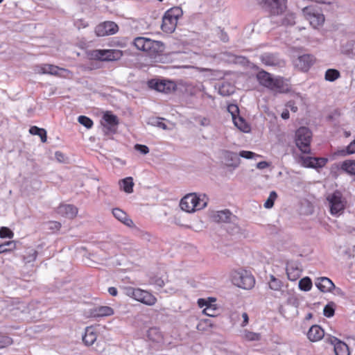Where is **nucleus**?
Segmentation results:
<instances>
[{"label": "nucleus", "instance_id": "1", "mask_svg": "<svg viewBox=\"0 0 355 355\" xmlns=\"http://www.w3.org/2000/svg\"><path fill=\"white\" fill-rule=\"evenodd\" d=\"M256 77L260 85L275 94H286L291 90L288 80L281 76H273L271 73L261 70Z\"/></svg>", "mask_w": 355, "mask_h": 355}, {"label": "nucleus", "instance_id": "2", "mask_svg": "<svg viewBox=\"0 0 355 355\" xmlns=\"http://www.w3.org/2000/svg\"><path fill=\"white\" fill-rule=\"evenodd\" d=\"M134 45L138 50L147 53L153 58H156L157 55H161L164 49L162 42L143 37L135 38Z\"/></svg>", "mask_w": 355, "mask_h": 355}, {"label": "nucleus", "instance_id": "3", "mask_svg": "<svg viewBox=\"0 0 355 355\" xmlns=\"http://www.w3.org/2000/svg\"><path fill=\"white\" fill-rule=\"evenodd\" d=\"M207 202L208 198L205 194L189 193L181 200L180 206L183 211L191 213L205 208Z\"/></svg>", "mask_w": 355, "mask_h": 355}, {"label": "nucleus", "instance_id": "4", "mask_svg": "<svg viewBox=\"0 0 355 355\" xmlns=\"http://www.w3.org/2000/svg\"><path fill=\"white\" fill-rule=\"evenodd\" d=\"M182 14V10L178 6L168 10L162 17V30L166 33L174 32Z\"/></svg>", "mask_w": 355, "mask_h": 355}, {"label": "nucleus", "instance_id": "5", "mask_svg": "<svg viewBox=\"0 0 355 355\" xmlns=\"http://www.w3.org/2000/svg\"><path fill=\"white\" fill-rule=\"evenodd\" d=\"M327 201L331 215L339 216L343 214L347 200L340 191H336L328 194Z\"/></svg>", "mask_w": 355, "mask_h": 355}, {"label": "nucleus", "instance_id": "6", "mask_svg": "<svg viewBox=\"0 0 355 355\" xmlns=\"http://www.w3.org/2000/svg\"><path fill=\"white\" fill-rule=\"evenodd\" d=\"M123 290L127 296L147 306H153L157 302V298L146 290L131 286L125 287Z\"/></svg>", "mask_w": 355, "mask_h": 355}, {"label": "nucleus", "instance_id": "7", "mask_svg": "<svg viewBox=\"0 0 355 355\" xmlns=\"http://www.w3.org/2000/svg\"><path fill=\"white\" fill-rule=\"evenodd\" d=\"M311 138L312 133L308 128L301 127L295 132V144L303 153H310Z\"/></svg>", "mask_w": 355, "mask_h": 355}, {"label": "nucleus", "instance_id": "8", "mask_svg": "<svg viewBox=\"0 0 355 355\" xmlns=\"http://www.w3.org/2000/svg\"><path fill=\"white\" fill-rule=\"evenodd\" d=\"M232 283L243 289L252 288L255 283L254 277L245 270H235L231 275Z\"/></svg>", "mask_w": 355, "mask_h": 355}, {"label": "nucleus", "instance_id": "9", "mask_svg": "<svg viewBox=\"0 0 355 355\" xmlns=\"http://www.w3.org/2000/svg\"><path fill=\"white\" fill-rule=\"evenodd\" d=\"M302 12L313 28H316L323 25L325 20L324 15L313 6L304 8Z\"/></svg>", "mask_w": 355, "mask_h": 355}, {"label": "nucleus", "instance_id": "10", "mask_svg": "<svg viewBox=\"0 0 355 355\" xmlns=\"http://www.w3.org/2000/svg\"><path fill=\"white\" fill-rule=\"evenodd\" d=\"M90 55L95 60L101 61H114L119 60L123 53L118 49H96L90 53Z\"/></svg>", "mask_w": 355, "mask_h": 355}, {"label": "nucleus", "instance_id": "11", "mask_svg": "<svg viewBox=\"0 0 355 355\" xmlns=\"http://www.w3.org/2000/svg\"><path fill=\"white\" fill-rule=\"evenodd\" d=\"M263 8L272 16L282 15L286 9V0H262Z\"/></svg>", "mask_w": 355, "mask_h": 355}, {"label": "nucleus", "instance_id": "12", "mask_svg": "<svg viewBox=\"0 0 355 355\" xmlns=\"http://www.w3.org/2000/svg\"><path fill=\"white\" fill-rule=\"evenodd\" d=\"M150 88L164 94H171L175 92L177 85L175 82L169 80H151L148 82Z\"/></svg>", "mask_w": 355, "mask_h": 355}, {"label": "nucleus", "instance_id": "13", "mask_svg": "<svg viewBox=\"0 0 355 355\" xmlns=\"http://www.w3.org/2000/svg\"><path fill=\"white\" fill-rule=\"evenodd\" d=\"M213 221L216 223H226L236 224L237 218L228 209L213 211L210 215Z\"/></svg>", "mask_w": 355, "mask_h": 355}, {"label": "nucleus", "instance_id": "14", "mask_svg": "<svg viewBox=\"0 0 355 355\" xmlns=\"http://www.w3.org/2000/svg\"><path fill=\"white\" fill-rule=\"evenodd\" d=\"M298 163L308 168H322L327 162V159L322 157H313L309 156H300L298 158Z\"/></svg>", "mask_w": 355, "mask_h": 355}, {"label": "nucleus", "instance_id": "15", "mask_svg": "<svg viewBox=\"0 0 355 355\" xmlns=\"http://www.w3.org/2000/svg\"><path fill=\"white\" fill-rule=\"evenodd\" d=\"M119 30L118 26L113 21H105L95 28L96 35L98 37L115 34Z\"/></svg>", "mask_w": 355, "mask_h": 355}, {"label": "nucleus", "instance_id": "16", "mask_svg": "<svg viewBox=\"0 0 355 355\" xmlns=\"http://www.w3.org/2000/svg\"><path fill=\"white\" fill-rule=\"evenodd\" d=\"M34 71L35 73L38 74H51L54 76H60L61 74L60 71L69 72V71L65 69L48 64H42L35 66Z\"/></svg>", "mask_w": 355, "mask_h": 355}, {"label": "nucleus", "instance_id": "17", "mask_svg": "<svg viewBox=\"0 0 355 355\" xmlns=\"http://www.w3.org/2000/svg\"><path fill=\"white\" fill-rule=\"evenodd\" d=\"M328 343L334 345L336 355H350L348 346L334 336L327 338Z\"/></svg>", "mask_w": 355, "mask_h": 355}, {"label": "nucleus", "instance_id": "18", "mask_svg": "<svg viewBox=\"0 0 355 355\" xmlns=\"http://www.w3.org/2000/svg\"><path fill=\"white\" fill-rule=\"evenodd\" d=\"M314 59L311 55L304 54L297 58L295 62V66L302 71H306L313 64Z\"/></svg>", "mask_w": 355, "mask_h": 355}, {"label": "nucleus", "instance_id": "19", "mask_svg": "<svg viewBox=\"0 0 355 355\" xmlns=\"http://www.w3.org/2000/svg\"><path fill=\"white\" fill-rule=\"evenodd\" d=\"M198 304L200 308L205 307L202 311L204 314L209 317H215L217 315L218 309L216 304H213L211 302H208L202 298L198 300Z\"/></svg>", "mask_w": 355, "mask_h": 355}, {"label": "nucleus", "instance_id": "20", "mask_svg": "<svg viewBox=\"0 0 355 355\" xmlns=\"http://www.w3.org/2000/svg\"><path fill=\"white\" fill-rule=\"evenodd\" d=\"M315 284L316 287L323 293L331 292L333 288H335V285L333 282L325 277L317 278Z\"/></svg>", "mask_w": 355, "mask_h": 355}, {"label": "nucleus", "instance_id": "21", "mask_svg": "<svg viewBox=\"0 0 355 355\" xmlns=\"http://www.w3.org/2000/svg\"><path fill=\"white\" fill-rule=\"evenodd\" d=\"M57 213L68 218H73L78 214V209L72 205H60L57 208Z\"/></svg>", "mask_w": 355, "mask_h": 355}, {"label": "nucleus", "instance_id": "22", "mask_svg": "<svg viewBox=\"0 0 355 355\" xmlns=\"http://www.w3.org/2000/svg\"><path fill=\"white\" fill-rule=\"evenodd\" d=\"M286 274L290 281L297 280L301 275L302 270L295 262H288L286 264Z\"/></svg>", "mask_w": 355, "mask_h": 355}, {"label": "nucleus", "instance_id": "23", "mask_svg": "<svg viewBox=\"0 0 355 355\" xmlns=\"http://www.w3.org/2000/svg\"><path fill=\"white\" fill-rule=\"evenodd\" d=\"M324 336V330L319 325H313L307 332V338L311 342H317Z\"/></svg>", "mask_w": 355, "mask_h": 355}, {"label": "nucleus", "instance_id": "24", "mask_svg": "<svg viewBox=\"0 0 355 355\" xmlns=\"http://www.w3.org/2000/svg\"><path fill=\"white\" fill-rule=\"evenodd\" d=\"M224 158L227 166L236 168L241 164L239 156L236 153L226 150L224 152Z\"/></svg>", "mask_w": 355, "mask_h": 355}, {"label": "nucleus", "instance_id": "25", "mask_svg": "<svg viewBox=\"0 0 355 355\" xmlns=\"http://www.w3.org/2000/svg\"><path fill=\"white\" fill-rule=\"evenodd\" d=\"M261 62L266 66L275 67L281 64L280 60L277 56L272 53H266L260 57Z\"/></svg>", "mask_w": 355, "mask_h": 355}, {"label": "nucleus", "instance_id": "26", "mask_svg": "<svg viewBox=\"0 0 355 355\" xmlns=\"http://www.w3.org/2000/svg\"><path fill=\"white\" fill-rule=\"evenodd\" d=\"M114 309L107 306H100L93 309L92 314L95 318H103L112 315Z\"/></svg>", "mask_w": 355, "mask_h": 355}, {"label": "nucleus", "instance_id": "27", "mask_svg": "<svg viewBox=\"0 0 355 355\" xmlns=\"http://www.w3.org/2000/svg\"><path fill=\"white\" fill-rule=\"evenodd\" d=\"M97 335L94 327H87L85 329V335L83 336V343L87 345H92L96 340Z\"/></svg>", "mask_w": 355, "mask_h": 355}, {"label": "nucleus", "instance_id": "28", "mask_svg": "<svg viewBox=\"0 0 355 355\" xmlns=\"http://www.w3.org/2000/svg\"><path fill=\"white\" fill-rule=\"evenodd\" d=\"M112 214L117 220L123 223L124 225L128 227H132L133 225L132 220L128 218L126 213L123 210L119 208H115L112 209Z\"/></svg>", "mask_w": 355, "mask_h": 355}, {"label": "nucleus", "instance_id": "29", "mask_svg": "<svg viewBox=\"0 0 355 355\" xmlns=\"http://www.w3.org/2000/svg\"><path fill=\"white\" fill-rule=\"evenodd\" d=\"M103 119L105 123L104 126H107V128L110 131H112L113 128H114L118 125L119 121L117 116L114 114H112L111 112H105L103 114Z\"/></svg>", "mask_w": 355, "mask_h": 355}, {"label": "nucleus", "instance_id": "30", "mask_svg": "<svg viewBox=\"0 0 355 355\" xmlns=\"http://www.w3.org/2000/svg\"><path fill=\"white\" fill-rule=\"evenodd\" d=\"M119 186L121 189L127 193H131L133 191L134 182L131 177L125 178L119 181Z\"/></svg>", "mask_w": 355, "mask_h": 355}, {"label": "nucleus", "instance_id": "31", "mask_svg": "<svg viewBox=\"0 0 355 355\" xmlns=\"http://www.w3.org/2000/svg\"><path fill=\"white\" fill-rule=\"evenodd\" d=\"M234 92V85L227 82L223 83L218 88V93L220 95L223 96H230Z\"/></svg>", "mask_w": 355, "mask_h": 355}, {"label": "nucleus", "instance_id": "32", "mask_svg": "<svg viewBox=\"0 0 355 355\" xmlns=\"http://www.w3.org/2000/svg\"><path fill=\"white\" fill-rule=\"evenodd\" d=\"M232 120L235 126L242 132H249L250 131V126L242 117H234Z\"/></svg>", "mask_w": 355, "mask_h": 355}, {"label": "nucleus", "instance_id": "33", "mask_svg": "<svg viewBox=\"0 0 355 355\" xmlns=\"http://www.w3.org/2000/svg\"><path fill=\"white\" fill-rule=\"evenodd\" d=\"M340 169L347 173L355 175V160H345L340 164Z\"/></svg>", "mask_w": 355, "mask_h": 355}, {"label": "nucleus", "instance_id": "34", "mask_svg": "<svg viewBox=\"0 0 355 355\" xmlns=\"http://www.w3.org/2000/svg\"><path fill=\"white\" fill-rule=\"evenodd\" d=\"M355 153V139L353 140L346 148L338 150L335 154L338 156H347Z\"/></svg>", "mask_w": 355, "mask_h": 355}, {"label": "nucleus", "instance_id": "35", "mask_svg": "<svg viewBox=\"0 0 355 355\" xmlns=\"http://www.w3.org/2000/svg\"><path fill=\"white\" fill-rule=\"evenodd\" d=\"M341 51L344 54L355 56V40L347 42L341 46Z\"/></svg>", "mask_w": 355, "mask_h": 355}, {"label": "nucleus", "instance_id": "36", "mask_svg": "<svg viewBox=\"0 0 355 355\" xmlns=\"http://www.w3.org/2000/svg\"><path fill=\"white\" fill-rule=\"evenodd\" d=\"M29 132L33 135H38L42 142L44 143L46 141V131L44 129L37 126H32L29 130Z\"/></svg>", "mask_w": 355, "mask_h": 355}, {"label": "nucleus", "instance_id": "37", "mask_svg": "<svg viewBox=\"0 0 355 355\" xmlns=\"http://www.w3.org/2000/svg\"><path fill=\"white\" fill-rule=\"evenodd\" d=\"M37 256V252L33 248H27L24 254V261L25 263H31L35 261Z\"/></svg>", "mask_w": 355, "mask_h": 355}, {"label": "nucleus", "instance_id": "38", "mask_svg": "<svg viewBox=\"0 0 355 355\" xmlns=\"http://www.w3.org/2000/svg\"><path fill=\"white\" fill-rule=\"evenodd\" d=\"M270 278L269 288L273 291H280L283 287L282 282L273 275H270Z\"/></svg>", "mask_w": 355, "mask_h": 355}, {"label": "nucleus", "instance_id": "39", "mask_svg": "<svg viewBox=\"0 0 355 355\" xmlns=\"http://www.w3.org/2000/svg\"><path fill=\"white\" fill-rule=\"evenodd\" d=\"M312 285V281L309 277H305L299 282V288L304 291H309Z\"/></svg>", "mask_w": 355, "mask_h": 355}, {"label": "nucleus", "instance_id": "40", "mask_svg": "<svg viewBox=\"0 0 355 355\" xmlns=\"http://www.w3.org/2000/svg\"><path fill=\"white\" fill-rule=\"evenodd\" d=\"M340 77V72L334 69H329L326 71L325 80L333 82Z\"/></svg>", "mask_w": 355, "mask_h": 355}, {"label": "nucleus", "instance_id": "41", "mask_svg": "<svg viewBox=\"0 0 355 355\" xmlns=\"http://www.w3.org/2000/svg\"><path fill=\"white\" fill-rule=\"evenodd\" d=\"M277 193L276 191H272L270 194H269V196L268 198H267V200H266V202H264V207L266 209H270L273 207L274 205V203H275V201L277 200Z\"/></svg>", "mask_w": 355, "mask_h": 355}, {"label": "nucleus", "instance_id": "42", "mask_svg": "<svg viewBox=\"0 0 355 355\" xmlns=\"http://www.w3.org/2000/svg\"><path fill=\"white\" fill-rule=\"evenodd\" d=\"M16 244L14 241H6L0 244V254L5 253L14 250Z\"/></svg>", "mask_w": 355, "mask_h": 355}, {"label": "nucleus", "instance_id": "43", "mask_svg": "<svg viewBox=\"0 0 355 355\" xmlns=\"http://www.w3.org/2000/svg\"><path fill=\"white\" fill-rule=\"evenodd\" d=\"M243 338L248 341H258L261 338L259 333L252 332L248 330L243 331Z\"/></svg>", "mask_w": 355, "mask_h": 355}, {"label": "nucleus", "instance_id": "44", "mask_svg": "<svg viewBox=\"0 0 355 355\" xmlns=\"http://www.w3.org/2000/svg\"><path fill=\"white\" fill-rule=\"evenodd\" d=\"M239 156L247 159H253L257 157H261L259 155H257L252 151L248 150H241L239 153Z\"/></svg>", "mask_w": 355, "mask_h": 355}, {"label": "nucleus", "instance_id": "45", "mask_svg": "<svg viewBox=\"0 0 355 355\" xmlns=\"http://www.w3.org/2000/svg\"><path fill=\"white\" fill-rule=\"evenodd\" d=\"M78 121L87 128H91L93 125L92 120L86 116H79Z\"/></svg>", "mask_w": 355, "mask_h": 355}, {"label": "nucleus", "instance_id": "46", "mask_svg": "<svg viewBox=\"0 0 355 355\" xmlns=\"http://www.w3.org/2000/svg\"><path fill=\"white\" fill-rule=\"evenodd\" d=\"M14 236V233L8 227H2L0 228V238L12 239Z\"/></svg>", "mask_w": 355, "mask_h": 355}, {"label": "nucleus", "instance_id": "47", "mask_svg": "<svg viewBox=\"0 0 355 355\" xmlns=\"http://www.w3.org/2000/svg\"><path fill=\"white\" fill-rule=\"evenodd\" d=\"M135 149L142 155H146L149 153V148L146 145L136 144Z\"/></svg>", "mask_w": 355, "mask_h": 355}, {"label": "nucleus", "instance_id": "48", "mask_svg": "<svg viewBox=\"0 0 355 355\" xmlns=\"http://www.w3.org/2000/svg\"><path fill=\"white\" fill-rule=\"evenodd\" d=\"M228 112L231 114L232 119L234 117H236V114H239V110L237 105L234 104L229 105L227 107Z\"/></svg>", "mask_w": 355, "mask_h": 355}, {"label": "nucleus", "instance_id": "49", "mask_svg": "<svg viewBox=\"0 0 355 355\" xmlns=\"http://www.w3.org/2000/svg\"><path fill=\"white\" fill-rule=\"evenodd\" d=\"M324 315L327 318H331L334 314V309L330 305H327L324 308Z\"/></svg>", "mask_w": 355, "mask_h": 355}, {"label": "nucleus", "instance_id": "50", "mask_svg": "<svg viewBox=\"0 0 355 355\" xmlns=\"http://www.w3.org/2000/svg\"><path fill=\"white\" fill-rule=\"evenodd\" d=\"M150 284L155 286H157L159 288H162L164 285V282L162 278L159 277H154L151 279Z\"/></svg>", "mask_w": 355, "mask_h": 355}, {"label": "nucleus", "instance_id": "51", "mask_svg": "<svg viewBox=\"0 0 355 355\" xmlns=\"http://www.w3.org/2000/svg\"><path fill=\"white\" fill-rule=\"evenodd\" d=\"M48 228L49 230H59L60 228L61 227V224L59 223V222H57V221H50L49 223H48Z\"/></svg>", "mask_w": 355, "mask_h": 355}, {"label": "nucleus", "instance_id": "52", "mask_svg": "<svg viewBox=\"0 0 355 355\" xmlns=\"http://www.w3.org/2000/svg\"><path fill=\"white\" fill-rule=\"evenodd\" d=\"M284 24L293 25L295 24V17L293 14L289 15L283 21Z\"/></svg>", "mask_w": 355, "mask_h": 355}, {"label": "nucleus", "instance_id": "53", "mask_svg": "<svg viewBox=\"0 0 355 355\" xmlns=\"http://www.w3.org/2000/svg\"><path fill=\"white\" fill-rule=\"evenodd\" d=\"M196 120L202 126H208L210 124L209 119L205 117H199Z\"/></svg>", "mask_w": 355, "mask_h": 355}, {"label": "nucleus", "instance_id": "54", "mask_svg": "<svg viewBox=\"0 0 355 355\" xmlns=\"http://www.w3.org/2000/svg\"><path fill=\"white\" fill-rule=\"evenodd\" d=\"M205 86L202 83H198L195 85L194 87H193V89H194V93L196 94L198 92H205Z\"/></svg>", "mask_w": 355, "mask_h": 355}, {"label": "nucleus", "instance_id": "55", "mask_svg": "<svg viewBox=\"0 0 355 355\" xmlns=\"http://www.w3.org/2000/svg\"><path fill=\"white\" fill-rule=\"evenodd\" d=\"M240 316H241V313L238 311L232 312L230 314V319L233 322H236L240 320Z\"/></svg>", "mask_w": 355, "mask_h": 355}, {"label": "nucleus", "instance_id": "56", "mask_svg": "<svg viewBox=\"0 0 355 355\" xmlns=\"http://www.w3.org/2000/svg\"><path fill=\"white\" fill-rule=\"evenodd\" d=\"M286 107L289 108L292 112H296L297 111V107L295 105V102L290 101L286 105Z\"/></svg>", "mask_w": 355, "mask_h": 355}, {"label": "nucleus", "instance_id": "57", "mask_svg": "<svg viewBox=\"0 0 355 355\" xmlns=\"http://www.w3.org/2000/svg\"><path fill=\"white\" fill-rule=\"evenodd\" d=\"M241 317L243 318V322H241V326L245 327L248 323V320H249L248 315L246 312H242Z\"/></svg>", "mask_w": 355, "mask_h": 355}, {"label": "nucleus", "instance_id": "58", "mask_svg": "<svg viewBox=\"0 0 355 355\" xmlns=\"http://www.w3.org/2000/svg\"><path fill=\"white\" fill-rule=\"evenodd\" d=\"M268 166H269V164L265 161L259 162L257 164V168L259 169H264V168H267Z\"/></svg>", "mask_w": 355, "mask_h": 355}, {"label": "nucleus", "instance_id": "59", "mask_svg": "<svg viewBox=\"0 0 355 355\" xmlns=\"http://www.w3.org/2000/svg\"><path fill=\"white\" fill-rule=\"evenodd\" d=\"M108 293H110V295L112 296H116L117 294H118V291H117V289L115 287H110L108 288Z\"/></svg>", "mask_w": 355, "mask_h": 355}, {"label": "nucleus", "instance_id": "60", "mask_svg": "<svg viewBox=\"0 0 355 355\" xmlns=\"http://www.w3.org/2000/svg\"><path fill=\"white\" fill-rule=\"evenodd\" d=\"M157 127L163 129V130H166L167 129V126L162 121H159V120H157L156 121V124H155Z\"/></svg>", "mask_w": 355, "mask_h": 355}, {"label": "nucleus", "instance_id": "61", "mask_svg": "<svg viewBox=\"0 0 355 355\" xmlns=\"http://www.w3.org/2000/svg\"><path fill=\"white\" fill-rule=\"evenodd\" d=\"M282 118L284 119H288L289 118L288 110H286L282 113Z\"/></svg>", "mask_w": 355, "mask_h": 355}, {"label": "nucleus", "instance_id": "62", "mask_svg": "<svg viewBox=\"0 0 355 355\" xmlns=\"http://www.w3.org/2000/svg\"><path fill=\"white\" fill-rule=\"evenodd\" d=\"M201 97L202 98H205V97H207L208 98H211V99H213V97L211 95L209 94L206 90L205 89V92H202V95H201Z\"/></svg>", "mask_w": 355, "mask_h": 355}, {"label": "nucleus", "instance_id": "63", "mask_svg": "<svg viewBox=\"0 0 355 355\" xmlns=\"http://www.w3.org/2000/svg\"><path fill=\"white\" fill-rule=\"evenodd\" d=\"M221 40L225 42L228 41V37L226 34L222 33Z\"/></svg>", "mask_w": 355, "mask_h": 355}, {"label": "nucleus", "instance_id": "64", "mask_svg": "<svg viewBox=\"0 0 355 355\" xmlns=\"http://www.w3.org/2000/svg\"><path fill=\"white\" fill-rule=\"evenodd\" d=\"M204 322H205L207 325L211 327L212 326V324L211 323L210 320H205L204 321Z\"/></svg>", "mask_w": 355, "mask_h": 355}]
</instances>
